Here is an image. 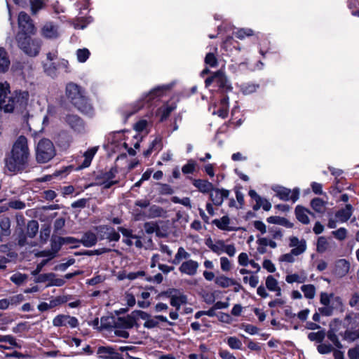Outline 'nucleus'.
<instances>
[{"label": "nucleus", "instance_id": "obj_1", "mask_svg": "<svg viewBox=\"0 0 359 359\" xmlns=\"http://www.w3.org/2000/svg\"><path fill=\"white\" fill-rule=\"evenodd\" d=\"M29 157L27 140L25 136H20L13 144L11 155L6 158V166L11 172H18L26 166Z\"/></svg>", "mask_w": 359, "mask_h": 359}, {"label": "nucleus", "instance_id": "obj_2", "mask_svg": "<svg viewBox=\"0 0 359 359\" xmlns=\"http://www.w3.org/2000/svg\"><path fill=\"white\" fill-rule=\"evenodd\" d=\"M66 95L72 104L83 114L91 115L93 108L83 94L81 87L74 83H69L66 86Z\"/></svg>", "mask_w": 359, "mask_h": 359}, {"label": "nucleus", "instance_id": "obj_3", "mask_svg": "<svg viewBox=\"0 0 359 359\" xmlns=\"http://www.w3.org/2000/svg\"><path fill=\"white\" fill-rule=\"evenodd\" d=\"M29 97L28 91L15 90L8 96L6 100L1 101V108L6 113L20 111L27 105Z\"/></svg>", "mask_w": 359, "mask_h": 359}, {"label": "nucleus", "instance_id": "obj_4", "mask_svg": "<svg viewBox=\"0 0 359 359\" xmlns=\"http://www.w3.org/2000/svg\"><path fill=\"white\" fill-rule=\"evenodd\" d=\"M56 154L53 143L48 139L40 140L35 147V158L39 163L50 161Z\"/></svg>", "mask_w": 359, "mask_h": 359}, {"label": "nucleus", "instance_id": "obj_5", "mask_svg": "<svg viewBox=\"0 0 359 359\" xmlns=\"http://www.w3.org/2000/svg\"><path fill=\"white\" fill-rule=\"evenodd\" d=\"M169 89L167 86H161L154 88L151 91H149L147 94L144 95L140 100H138L134 105L133 106V110L131 111H126L125 113L127 117L133 115V114L137 112L141 108L143 107L144 103H149L152 100L161 97L163 96L165 93Z\"/></svg>", "mask_w": 359, "mask_h": 359}, {"label": "nucleus", "instance_id": "obj_6", "mask_svg": "<svg viewBox=\"0 0 359 359\" xmlns=\"http://www.w3.org/2000/svg\"><path fill=\"white\" fill-rule=\"evenodd\" d=\"M16 39L19 48L27 55L31 57L36 56L41 48V43L39 40L32 39L28 36H24L18 33Z\"/></svg>", "mask_w": 359, "mask_h": 359}, {"label": "nucleus", "instance_id": "obj_7", "mask_svg": "<svg viewBox=\"0 0 359 359\" xmlns=\"http://www.w3.org/2000/svg\"><path fill=\"white\" fill-rule=\"evenodd\" d=\"M353 208L351 204H346V206L336 212L334 218L330 217L327 226L330 229L337 227V223H344L347 222L351 217Z\"/></svg>", "mask_w": 359, "mask_h": 359}, {"label": "nucleus", "instance_id": "obj_8", "mask_svg": "<svg viewBox=\"0 0 359 359\" xmlns=\"http://www.w3.org/2000/svg\"><path fill=\"white\" fill-rule=\"evenodd\" d=\"M273 190L275 191L276 195L283 201H291L294 203L299 198V189L291 190L283 187L276 186L273 187Z\"/></svg>", "mask_w": 359, "mask_h": 359}, {"label": "nucleus", "instance_id": "obj_9", "mask_svg": "<svg viewBox=\"0 0 359 359\" xmlns=\"http://www.w3.org/2000/svg\"><path fill=\"white\" fill-rule=\"evenodd\" d=\"M18 25L20 31L24 36L32 34L35 33V27L30 17L25 12H20L18 15Z\"/></svg>", "mask_w": 359, "mask_h": 359}, {"label": "nucleus", "instance_id": "obj_10", "mask_svg": "<svg viewBox=\"0 0 359 359\" xmlns=\"http://www.w3.org/2000/svg\"><path fill=\"white\" fill-rule=\"evenodd\" d=\"M53 325L55 327L69 326L71 328H75L79 325L76 318L65 314H59L53 320Z\"/></svg>", "mask_w": 359, "mask_h": 359}, {"label": "nucleus", "instance_id": "obj_11", "mask_svg": "<svg viewBox=\"0 0 359 359\" xmlns=\"http://www.w3.org/2000/svg\"><path fill=\"white\" fill-rule=\"evenodd\" d=\"M351 264L348 261L340 259L335 262L332 273L337 278H343L348 273Z\"/></svg>", "mask_w": 359, "mask_h": 359}, {"label": "nucleus", "instance_id": "obj_12", "mask_svg": "<svg viewBox=\"0 0 359 359\" xmlns=\"http://www.w3.org/2000/svg\"><path fill=\"white\" fill-rule=\"evenodd\" d=\"M41 33L46 39H54L60 36V31L56 25L51 22H48L42 27Z\"/></svg>", "mask_w": 359, "mask_h": 359}, {"label": "nucleus", "instance_id": "obj_13", "mask_svg": "<svg viewBox=\"0 0 359 359\" xmlns=\"http://www.w3.org/2000/svg\"><path fill=\"white\" fill-rule=\"evenodd\" d=\"M289 247L299 255L304 253L307 249V243L305 239H299L297 236L289 238Z\"/></svg>", "mask_w": 359, "mask_h": 359}, {"label": "nucleus", "instance_id": "obj_14", "mask_svg": "<svg viewBox=\"0 0 359 359\" xmlns=\"http://www.w3.org/2000/svg\"><path fill=\"white\" fill-rule=\"evenodd\" d=\"M198 267V262L192 259H189L182 263L179 267V271L182 273L193 276L196 274Z\"/></svg>", "mask_w": 359, "mask_h": 359}, {"label": "nucleus", "instance_id": "obj_15", "mask_svg": "<svg viewBox=\"0 0 359 359\" xmlns=\"http://www.w3.org/2000/svg\"><path fill=\"white\" fill-rule=\"evenodd\" d=\"M67 124L75 131L82 133L84 131V123L76 115H67L65 118Z\"/></svg>", "mask_w": 359, "mask_h": 359}, {"label": "nucleus", "instance_id": "obj_16", "mask_svg": "<svg viewBox=\"0 0 359 359\" xmlns=\"http://www.w3.org/2000/svg\"><path fill=\"white\" fill-rule=\"evenodd\" d=\"M210 191V197L216 205H222L224 198H226L229 194V191L226 189H212Z\"/></svg>", "mask_w": 359, "mask_h": 359}, {"label": "nucleus", "instance_id": "obj_17", "mask_svg": "<svg viewBox=\"0 0 359 359\" xmlns=\"http://www.w3.org/2000/svg\"><path fill=\"white\" fill-rule=\"evenodd\" d=\"M215 82L223 90L229 91L232 88L226 76L221 70L215 73Z\"/></svg>", "mask_w": 359, "mask_h": 359}, {"label": "nucleus", "instance_id": "obj_18", "mask_svg": "<svg viewBox=\"0 0 359 359\" xmlns=\"http://www.w3.org/2000/svg\"><path fill=\"white\" fill-rule=\"evenodd\" d=\"M135 324L134 316L128 315L124 317L118 318L115 325L117 328L130 329L132 328Z\"/></svg>", "mask_w": 359, "mask_h": 359}, {"label": "nucleus", "instance_id": "obj_19", "mask_svg": "<svg viewBox=\"0 0 359 359\" xmlns=\"http://www.w3.org/2000/svg\"><path fill=\"white\" fill-rule=\"evenodd\" d=\"M206 245L217 255H221L224 252L225 243L222 240L212 241L211 238L207 239Z\"/></svg>", "mask_w": 359, "mask_h": 359}, {"label": "nucleus", "instance_id": "obj_20", "mask_svg": "<svg viewBox=\"0 0 359 359\" xmlns=\"http://www.w3.org/2000/svg\"><path fill=\"white\" fill-rule=\"evenodd\" d=\"M266 287L271 292H275L277 297H280L282 290L279 286L278 281L273 276H269L266 278Z\"/></svg>", "mask_w": 359, "mask_h": 359}, {"label": "nucleus", "instance_id": "obj_21", "mask_svg": "<svg viewBox=\"0 0 359 359\" xmlns=\"http://www.w3.org/2000/svg\"><path fill=\"white\" fill-rule=\"evenodd\" d=\"M307 280V275L304 271L299 273L288 274L285 277V281L289 284L294 283H304Z\"/></svg>", "mask_w": 359, "mask_h": 359}, {"label": "nucleus", "instance_id": "obj_22", "mask_svg": "<svg viewBox=\"0 0 359 359\" xmlns=\"http://www.w3.org/2000/svg\"><path fill=\"white\" fill-rule=\"evenodd\" d=\"M295 214L297 219L304 224H307L310 222L309 215H313L309 210L299 205L296 207Z\"/></svg>", "mask_w": 359, "mask_h": 359}, {"label": "nucleus", "instance_id": "obj_23", "mask_svg": "<svg viewBox=\"0 0 359 359\" xmlns=\"http://www.w3.org/2000/svg\"><path fill=\"white\" fill-rule=\"evenodd\" d=\"M97 149L98 147H94L90 148L83 154L84 160L81 165L79 166V169L88 168L90 165L94 156L97 151Z\"/></svg>", "mask_w": 359, "mask_h": 359}, {"label": "nucleus", "instance_id": "obj_24", "mask_svg": "<svg viewBox=\"0 0 359 359\" xmlns=\"http://www.w3.org/2000/svg\"><path fill=\"white\" fill-rule=\"evenodd\" d=\"M193 184L202 193H208L213 189L212 184L205 180H194Z\"/></svg>", "mask_w": 359, "mask_h": 359}, {"label": "nucleus", "instance_id": "obj_25", "mask_svg": "<svg viewBox=\"0 0 359 359\" xmlns=\"http://www.w3.org/2000/svg\"><path fill=\"white\" fill-rule=\"evenodd\" d=\"M117 172L116 169L111 168L108 172L104 175V181L101 184L104 189L110 188L113 184L118 182L117 180H113Z\"/></svg>", "mask_w": 359, "mask_h": 359}, {"label": "nucleus", "instance_id": "obj_26", "mask_svg": "<svg viewBox=\"0 0 359 359\" xmlns=\"http://www.w3.org/2000/svg\"><path fill=\"white\" fill-rule=\"evenodd\" d=\"M187 297L186 295L178 293L170 297V304L179 310L182 305L187 304Z\"/></svg>", "mask_w": 359, "mask_h": 359}, {"label": "nucleus", "instance_id": "obj_27", "mask_svg": "<svg viewBox=\"0 0 359 359\" xmlns=\"http://www.w3.org/2000/svg\"><path fill=\"white\" fill-rule=\"evenodd\" d=\"M229 113V97H224L219 102L217 111H214L213 114H217L221 118H226Z\"/></svg>", "mask_w": 359, "mask_h": 359}, {"label": "nucleus", "instance_id": "obj_28", "mask_svg": "<svg viewBox=\"0 0 359 359\" xmlns=\"http://www.w3.org/2000/svg\"><path fill=\"white\" fill-rule=\"evenodd\" d=\"M97 354L104 359H116L117 355L113 348L104 346L99 347Z\"/></svg>", "mask_w": 359, "mask_h": 359}, {"label": "nucleus", "instance_id": "obj_29", "mask_svg": "<svg viewBox=\"0 0 359 359\" xmlns=\"http://www.w3.org/2000/svg\"><path fill=\"white\" fill-rule=\"evenodd\" d=\"M267 222L270 224H275L283 226L287 228H292L293 224L285 217L279 216H271L267 218Z\"/></svg>", "mask_w": 359, "mask_h": 359}, {"label": "nucleus", "instance_id": "obj_30", "mask_svg": "<svg viewBox=\"0 0 359 359\" xmlns=\"http://www.w3.org/2000/svg\"><path fill=\"white\" fill-rule=\"evenodd\" d=\"M97 236L94 233L92 232H87L86 233L82 238L81 239L80 242L87 248L92 247L97 243Z\"/></svg>", "mask_w": 359, "mask_h": 359}, {"label": "nucleus", "instance_id": "obj_31", "mask_svg": "<svg viewBox=\"0 0 359 359\" xmlns=\"http://www.w3.org/2000/svg\"><path fill=\"white\" fill-rule=\"evenodd\" d=\"M330 243L325 236H320L318 238L316 242V251L319 253H324L329 250Z\"/></svg>", "mask_w": 359, "mask_h": 359}, {"label": "nucleus", "instance_id": "obj_32", "mask_svg": "<svg viewBox=\"0 0 359 359\" xmlns=\"http://www.w3.org/2000/svg\"><path fill=\"white\" fill-rule=\"evenodd\" d=\"M10 60L4 48H0V72H5L8 69Z\"/></svg>", "mask_w": 359, "mask_h": 359}, {"label": "nucleus", "instance_id": "obj_33", "mask_svg": "<svg viewBox=\"0 0 359 359\" xmlns=\"http://www.w3.org/2000/svg\"><path fill=\"white\" fill-rule=\"evenodd\" d=\"M57 62H44L43 63V69L45 73L52 77L55 78L57 75Z\"/></svg>", "mask_w": 359, "mask_h": 359}, {"label": "nucleus", "instance_id": "obj_34", "mask_svg": "<svg viewBox=\"0 0 359 359\" xmlns=\"http://www.w3.org/2000/svg\"><path fill=\"white\" fill-rule=\"evenodd\" d=\"M215 281L218 286L222 288H226L236 284V281L234 280L223 275L217 276Z\"/></svg>", "mask_w": 359, "mask_h": 359}, {"label": "nucleus", "instance_id": "obj_35", "mask_svg": "<svg viewBox=\"0 0 359 359\" xmlns=\"http://www.w3.org/2000/svg\"><path fill=\"white\" fill-rule=\"evenodd\" d=\"M301 290L303 292L304 295L306 299H313L316 296V289L312 284L302 285Z\"/></svg>", "mask_w": 359, "mask_h": 359}, {"label": "nucleus", "instance_id": "obj_36", "mask_svg": "<svg viewBox=\"0 0 359 359\" xmlns=\"http://www.w3.org/2000/svg\"><path fill=\"white\" fill-rule=\"evenodd\" d=\"M230 219L227 216H223L220 219H217L213 221V224H215L219 229L224 231H230L229 228Z\"/></svg>", "mask_w": 359, "mask_h": 359}, {"label": "nucleus", "instance_id": "obj_37", "mask_svg": "<svg viewBox=\"0 0 359 359\" xmlns=\"http://www.w3.org/2000/svg\"><path fill=\"white\" fill-rule=\"evenodd\" d=\"M311 208L317 212L323 213L325 210V202L319 198L313 199L311 202Z\"/></svg>", "mask_w": 359, "mask_h": 359}, {"label": "nucleus", "instance_id": "obj_38", "mask_svg": "<svg viewBox=\"0 0 359 359\" xmlns=\"http://www.w3.org/2000/svg\"><path fill=\"white\" fill-rule=\"evenodd\" d=\"M39 231V223L36 220H31L27 225V234L30 238H34Z\"/></svg>", "mask_w": 359, "mask_h": 359}, {"label": "nucleus", "instance_id": "obj_39", "mask_svg": "<svg viewBox=\"0 0 359 359\" xmlns=\"http://www.w3.org/2000/svg\"><path fill=\"white\" fill-rule=\"evenodd\" d=\"M299 256V254L291 250L290 252L282 255L279 257V261L285 263H294L295 262V257Z\"/></svg>", "mask_w": 359, "mask_h": 359}, {"label": "nucleus", "instance_id": "obj_40", "mask_svg": "<svg viewBox=\"0 0 359 359\" xmlns=\"http://www.w3.org/2000/svg\"><path fill=\"white\" fill-rule=\"evenodd\" d=\"M190 257V254L187 252L184 248L180 247L178 248L177 252L175 255L173 263L177 264L182 259H188Z\"/></svg>", "mask_w": 359, "mask_h": 359}, {"label": "nucleus", "instance_id": "obj_41", "mask_svg": "<svg viewBox=\"0 0 359 359\" xmlns=\"http://www.w3.org/2000/svg\"><path fill=\"white\" fill-rule=\"evenodd\" d=\"M176 108L175 104L165 105L159 109L158 111L161 114V121H163L167 118L170 114Z\"/></svg>", "mask_w": 359, "mask_h": 359}, {"label": "nucleus", "instance_id": "obj_42", "mask_svg": "<svg viewBox=\"0 0 359 359\" xmlns=\"http://www.w3.org/2000/svg\"><path fill=\"white\" fill-rule=\"evenodd\" d=\"M325 337V332L320 330L316 332H310L308 334V338L311 341L322 342Z\"/></svg>", "mask_w": 359, "mask_h": 359}, {"label": "nucleus", "instance_id": "obj_43", "mask_svg": "<svg viewBox=\"0 0 359 359\" xmlns=\"http://www.w3.org/2000/svg\"><path fill=\"white\" fill-rule=\"evenodd\" d=\"M11 280L15 285H20L27 279V276L21 273H15L11 276Z\"/></svg>", "mask_w": 359, "mask_h": 359}, {"label": "nucleus", "instance_id": "obj_44", "mask_svg": "<svg viewBox=\"0 0 359 359\" xmlns=\"http://www.w3.org/2000/svg\"><path fill=\"white\" fill-rule=\"evenodd\" d=\"M10 226L11 222L9 218L3 217L0 219V228L4 235L8 236L10 233Z\"/></svg>", "mask_w": 359, "mask_h": 359}, {"label": "nucleus", "instance_id": "obj_45", "mask_svg": "<svg viewBox=\"0 0 359 359\" xmlns=\"http://www.w3.org/2000/svg\"><path fill=\"white\" fill-rule=\"evenodd\" d=\"M31 10L33 14L36 13L44 7V0H30Z\"/></svg>", "mask_w": 359, "mask_h": 359}, {"label": "nucleus", "instance_id": "obj_46", "mask_svg": "<svg viewBox=\"0 0 359 359\" xmlns=\"http://www.w3.org/2000/svg\"><path fill=\"white\" fill-rule=\"evenodd\" d=\"M89 56L90 52L87 48L79 49L76 51V57L79 62H85Z\"/></svg>", "mask_w": 359, "mask_h": 359}, {"label": "nucleus", "instance_id": "obj_47", "mask_svg": "<svg viewBox=\"0 0 359 359\" xmlns=\"http://www.w3.org/2000/svg\"><path fill=\"white\" fill-rule=\"evenodd\" d=\"M148 122L144 119L140 120L134 125V129L139 133L145 132L146 134L148 133L147 131Z\"/></svg>", "mask_w": 359, "mask_h": 359}, {"label": "nucleus", "instance_id": "obj_48", "mask_svg": "<svg viewBox=\"0 0 359 359\" xmlns=\"http://www.w3.org/2000/svg\"><path fill=\"white\" fill-rule=\"evenodd\" d=\"M227 344L232 349H241L242 346L241 341L235 337H229Z\"/></svg>", "mask_w": 359, "mask_h": 359}, {"label": "nucleus", "instance_id": "obj_49", "mask_svg": "<svg viewBox=\"0 0 359 359\" xmlns=\"http://www.w3.org/2000/svg\"><path fill=\"white\" fill-rule=\"evenodd\" d=\"M251 260L246 252H241L238 255V263L240 266H247L250 264Z\"/></svg>", "mask_w": 359, "mask_h": 359}, {"label": "nucleus", "instance_id": "obj_50", "mask_svg": "<svg viewBox=\"0 0 359 359\" xmlns=\"http://www.w3.org/2000/svg\"><path fill=\"white\" fill-rule=\"evenodd\" d=\"M219 261L221 269L222 271L227 272L232 269L231 263L227 257H221Z\"/></svg>", "mask_w": 359, "mask_h": 359}, {"label": "nucleus", "instance_id": "obj_51", "mask_svg": "<svg viewBox=\"0 0 359 359\" xmlns=\"http://www.w3.org/2000/svg\"><path fill=\"white\" fill-rule=\"evenodd\" d=\"M327 338L333 343V344L339 349L343 348L342 344L339 341L337 336L332 330H330L327 332Z\"/></svg>", "mask_w": 359, "mask_h": 359}, {"label": "nucleus", "instance_id": "obj_52", "mask_svg": "<svg viewBox=\"0 0 359 359\" xmlns=\"http://www.w3.org/2000/svg\"><path fill=\"white\" fill-rule=\"evenodd\" d=\"M332 234L339 241H344L347 236V230L344 228L341 227L338 229L336 231H333L332 232Z\"/></svg>", "mask_w": 359, "mask_h": 359}, {"label": "nucleus", "instance_id": "obj_53", "mask_svg": "<svg viewBox=\"0 0 359 359\" xmlns=\"http://www.w3.org/2000/svg\"><path fill=\"white\" fill-rule=\"evenodd\" d=\"M171 201L174 203H180V204H182L189 208H191V200L188 197H185V198H183L181 199L177 196H173L172 198Z\"/></svg>", "mask_w": 359, "mask_h": 359}, {"label": "nucleus", "instance_id": "obj_54", "mask_svg": "<svg viewBox=\"0 0 359 359\" xmlns=\"http://www.w3.org/2000/svg\"><path fill=\"white\" fill-rule=\"evenodd\" d=\"M162 212H163V210L161 208H159L158 206L152 205L149 208V209L148 210L147 216L149 217H158L161 215Z\"/></svg>", "mask_w": 359, "mask_h": 359}, {"label": "nucleus", "instance_id": "obj_55", "mask_svg": "<svg viewBox=\"0 0 359 359\" xmlns=\"http://www.w3.org/2000/svg\"><path fill=\"white\" fill-rule=\"evenodd\" d=\"M205 62L206 65L215 67L217 65V60L213 53H208L205 58Z\"/></svg>", "mask_w": 359, "mask_h": 359}, {"label": "nucleus", "instance_id": "obj_56", "mask_svg": "<svg viewBox=\"0 0 359 359\" xmlns=\"http://www.w3.org/2000/svg\"><path fill=\"white\" fill-rule=\"evenodd\" d=\"M317 350L320 354H327L333 351L334 348L330 344H320L317 346Z\"/></svg>", "mask_w": 359, "mask_h": 359}, {"label": "nucleus", "instance_id": "obj_57", "mask_svg": "<svg viewBox=\"0 0 359 359\" xmlns=\"http://www.w3.org/2000/svg\"><path fill=\"white\" fill-rule=\"evenodd\" d=\"M11 306H17L25 300L23 294H19L8 298Z\"/></svg>", "mask_w": 359, "mask_h": 359}, {"label": "nucleus", "instance_id": "obj_58", "mask_svg": "<svg viewBox=\"0 0 359 359\" xmlns=\"http://www.w3.org/2000/svg\"><path fill=\"white\" fill-rule=\"evenodd\" d=\"M243 282L248 283L252 287H255L259 283V278L256 276H245Z\"/></svg>", "mask_w": 359, "mask_h": 359}, {"label": "nucleus", "instance_id": "obj_59", "mask_svg": "<svg viewBox=\"0 0 359 359\" xmlns=\"http://www.w3.org/2000/svg\"><path fill=\"white\" fill-rule=\"evenodd\" d=\"M196 168V163L194 161H189L186 165H184L182 171L184 174H189L194 172Z\"/></svg>", "mask_w": 359, "mask_h": 359}, {"label": "nucleus", "instance_id": "obj_60", "mask_svg": "<svg viewBox=\"0 0 359 359\" xmlns=\"http://www.w3.org/2000/svg\"><path fill=\"white\" fill-rule=\"evenodd\" d=\"M253 34V31L251 29H241L236 33V36L238 39H243L245 36H250Z\"/></svg>", "mask_w": 359, "mask_h": 359}, {"label": "nucleus", "instance_id": "obj_61", "mask_svg": "<svg viewBox=\"0 0 359 359\" xmlns=\"http://www.w3.org/2000/svg\"><path fill=\"white\" fill-rule=\"evenodd\" d=\"M149 147L154 151L160 150L162 148V137L159 135L156 136L152 141Z\"/></svg>", "mask_w": 359, "mask_h": 359}, {"label": "nucleus", "instance_id": "obj_62", "mask_svg": "<svg viewBox=\"0 0 359 359\" xmlns=\"http://www.w3.org/2000/svg\"><path fill=\"white\" fill-rule=\"evenodd\" d=\"M132 316H134L135 322L137 319L141 318L145 321L150 317V316L142 311H134L132 312Z\"/></svg>", "mask_w": 359, "mask_h": 359}, {"label": "nucleus", "instance_id": "obj_63", "mask_svg": "<svg viewBox=\"0 0 359 359\" xmlns=\"http://www.w3.org/2000/svg\"><path fill=\"white\" fill-rule=\"evenodd\" d=\"M359 338V333L346 331L344 334V339L348 341H353Z\"/></svg>", "mask_w": 359, "mask_h": 359}, {"label": "nucleus", "instance_id": "obj_64", "mask_svg": "<svg viewBox=\"0 0 359 359\" xmlns=\"http://www.w3.org/2000/svg\"><path fill=\"white\" fill-rule=\"evenodd\" d=\"M348 355L350 359H359V346L351 348Z\"/></svg>", "mask_w": 359, "mask_h": 359}]
</instances>
